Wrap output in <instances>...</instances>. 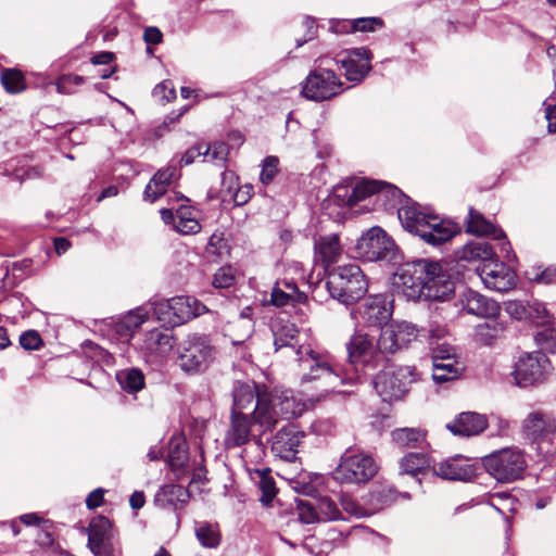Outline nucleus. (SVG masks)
<instances>
[{"label": "nucleus", "mask_w": 556, "mask_h": 556, "mask_svg": "<svg viewBox=\"0 0 556 556\" xmlns=\"http://www.w3.org/2000/svg\"><path fill=\"white\" fill-rule=\"evenodd\" d=\"M348 367L338 365L328 353L313 350L309 345L296 351L302 383L320 382L325 392L336 391L343 384H353L363 369H375L386 361L387 351L380 348V337H374L362 329L355 330L346 342Z\"/></svg>", "instance_id": "obj_1"}, {"label": "nucleus", "mask_w": 556, "mask_h": 556, "mask_svg": "<svg viewBox=\"0 0 556 556\" xmlns=\"http://www.w3.org/2000/svg\"><path fill=\"white\" fill-rule=\"evenodd\" d=\"M304 407V404L288 390L261 393L252 412L253 422L263 434L273 430L279 419H291L300 416Z\"/></svg>", "instance_id": "obj_2"}, {"label": "nucleus", "mask_w": 556, "mask_h": 556, "mask_svg": "<svg viewBox=\"0 0 556 556\" xmlns=\"http://www.w3.org/2000/svg\"><path fill=\"white\" fill-rule=\"evenodd\" d=\"M330 296L342 304H353L368 290V281L357 264L334 267L325 282Z\"/></svg>", "instance_id": "obj_3"}, {"label": "nucleus", "mask_w": 556, "mask_h": 556, "mask_svg": "<svg viewBox=\"0 0 556 556\" xmlns=\"http://www.w3.org/2000/svg\"><path fill=\"white\" fill-rule=\"evenodd\" d=\"M177 365L187 375L206 371L216 358V349L202 333H189L177 344Z\"/></svg>", "instance_id": "obj_4"}, {"label": "nucleus", "mask_w": 556, "mask_h": 556, "mask_svg": "<svg viewBox=\"0 0 556 556\" xmlns=\"http://www.w3.org/2000/svg\"><path fill=\"white\" fill-rule=\"evenodd\" d=\"M378 469L371 455L351 446L342 453L332 477L341 484H362L372 479Z\"/></svg>", "instance_id": "obj_5"}, {"label": "nucleus", "mask_w": 556, "mask_h": 556, "mask_svg": "<svg viewBox=\"0 0 556 556\" xmlns=\"http://www.w3.org/2000/svg\"><path fill=\"white\" fill-rule=\"evenodd\" d=\"M375 194L378 198L387 194L396 198L401 195V191L396 187L379 180L359 179L349 184L337 185L329 197V201L339 206H353L367 197Z\"/></svg>", "instance_id": "obj_6"}, {"label": "nucleus", "mask_w": 556, "mask_h": 556, "mask_svg": "<svg viewBox=\"0 0 556 556\" xmlns=\"http://www.w3.org/2000/svg\"><path fill=\"white\" fill-rule=\"evenodd\" d=\"M485 470L500 482H510L521 478L527 462L522 451L503 448L482 458Z\"/></svg>", "instance_id": "obj_7"}, {"label": "nucleus", "mask_w": 556, "mask_h": 556, "mask_svg": "<svg viewBox=\"0 0 556 556\" xmlns=\"http://www.w3.org/2000/svg\"><path fill=\"white\" fill-rule=\"evenodd\" d=\"M418 374L413 366H397L380 371L374 379V388L383 401L402 399Z\"/></svg>", "instance_id": "obj_8"}, {"label": "nucleus", "mask_w": 556, "mask_h": 556, "mask_svg": "<svg viewBox=\"0 0 556 556\" xmlns=\"http://www.w3.org/2000/svg\"><path fill=\"white\" fill-rule=\"evenodd\" d=\"M429 275V260H415L401 265L393 277V286L407 300L425 298L426 279Z\"/></svg>", "instance_id": "obj_9"}, {"label": "nucleus", "mask_w": 556, "mask_h": 556, "mask_svg": "<svg viewBox=\"0 0 556 556\" xmlns=\"http://www.w3.org/2000/svg\"><path fill=\"white\" fill-rule=\"evenodd\" d=\"M526 437L545 456L556 457V420L541 412L530 413L522 422Z\"/></svg>", "instance_id": "obj_10"}, {"label": "nucleus", "mask_w": 556, "mask_h": 556, "mask_svg": "<svg viewBox=\"0 0 556 556\" xmlns=\"http://www.w3.org/2000/svg\"><path fill=\"white\" fill-rule=\"evenodd\" d=\"M551 370V362L544 353L525 352L515 363L513 375L518 387L528 388L545 382Z\"/></svg>", "instance_id": "obj_11"}, {"label": "nucleus", "mask_w": 556, "mask_h": 556, "mask_svg": "<svg viewBox=\"0 0 556 556\" xmlns=\"http://www.w3.org/2000/svg\"><path fill=\"white\" fill-rule=\"evenodd\" d=\"M356 254L368 261L393 262L396 258L397 249L391 237L380 227H372L356 242Z\"/></svg>", "instance_id": "obj_12"}, {"label": "nucleus", "mask_w": 556, "mask_h": 556, "mask_svg": "<svg viewBox=\"0 0 556 556\" xmlns=\"http://www.w3.org/2000/svg\"><path fill=\"white\" fill-rule=\"evenodd\" d=\"M393 313L392 301L386 294H374L365 298L352 312L358 326L384 329Z\"/></svg>", "instance_id": "obj_13"}, {"label": "nucleus", "mask_w": 556, "mask_h": 556, "mask_svg": "<svg viewBox=\"0 0 556 556\" xmlns=\"http://www.w3.org/2000/svg\"><path fill=\"white\" fill-rule=\"evenodd\" d=\"M342 81L332 70L318 67L305 79L302 93L313 101H325L342 92Z\"/></svg>", "instance_id": "obj_14"}, {"label": "nucleus", "mask_w": 556, "mask_h": 556, "mask_svg": "<svg viewBox=\"0 0 556 556\" xmlns=\"http://www.w3.org/2000/svg\"><path fill=\"white\" fill-rule=\"evenodd\" d=\"M477 274L485 288L496 292H506L516 286L515 271L497 260L483 263L477 268Z\"/></svg>", "instance_id": "obj_15"}, {"label": "nucleus", "mask_w": 556, "mask_h": 556, "mask_svg": "<svg viewBox=\"0 0 556 556\" xmlns=\"http://www.w3.org/2000/svg\"><path fill=\"white\" fill-rule=\"evenodd\" d=\"M477 463L462 455H456L432 465V473L434 476L450 481H470L477 476Z\"/></svg>", "instance_id": "obj_16"}, {"label": "nucleus", "mask_w": 556, "mask_h": 556, "mask_svg": "<svg viewBox=\"0 0 556 556\" xmlns=\"http://www.w3.org/2000/svg\"><path fill=\"white\" fill-rule=\"evenodd\" d=\"M420 336V330L407 321L393 323L380 332V348L388 354L407 346Z\"/></svg>", "instance_id": "obj_17"}, {"label": "nucleus", "mask_w": 556, "mask_h": 556, "mask_svg": "<svg viewBox=\"0 0 556 556\" xmlns=\"http://www.w3.org/2000/svg\"><path fill=\"white\" fill-rule=\"evenodd\" d=\"M427 287L425 300L443 301L447 299L455 289L451 277L443 270L438 262L429 260V275L426 279Z\"/></svg>", "instance_id": "obj_18"}, {"label": "nucleus", "mask_w": 556, "mask_h": 556, "mask_svg": "<svg viewBox=\"0 0 556 556\" xmlns=\"http://www.w3.org/2000/svg\"><path fill=\"white\" fill-rule=\"evenodd\" d=\"M261 393H268L265 386L236 382L232 389L231 414L250 415L253 417L252 412Z\"/></svg>", "instance_id": "obj_19"}, {"label": "nucleus", "mask_w": 556, "mask_h": 556, "mask_svg": "<svg viewBox=\"0 0 556 556\" xmlns=\"http://www.w3.org/2000/svg\"><path fill=\"white\" fill-rule=\"evenodd\" d=\"M303 437L304 433L293 426L282 427L273 438V454L287 462L294 460Z\"/></svg>", "instance_id": "obj_20"}, {"label": "nucleus", "mask_w": 556, "mask_h": 556, "mask_svg": "<svg viewBox=\"0 0 556 556\" xmlns=\"http://www.w3.org/2000/svg\"><path fill=\"white\" fill-rule=\"evenodd\" d=\"M456 233L457 228L453 223L441 219L438 215L430 214L418 236L426 243L437 247L451 240Z\"/></svg>", "instance_id": "obj_21"}, {"label": "nucleus", "mask_w": 556, "mask_h": 556, "mask_svg": "<svg viewBox=\"0 0 556 556\" xmlns=\"http://www.w3.org/2000/svg\"><path fill=\"white\" fill-rule=\"evenodd\" d=\"M370 52L365 48H357L337 60L345 70V77L353 83L362 81L370 71Z\"/></svg>", "instance_id": "obj_22"}, {"label": "nucleus", "mask_w": 556, "mask_h": 556, "mask_svg": "<svg viewBox=\"0 0 556 556\" xmlns=\"http://www.w3.org/2000/svg\"><path fill=\"white\" fill-rule=\"evenodd\" d=\"M467 231L478 236H492L493 239L500 241L501 252L508 257L511 245L506 241V235L502 229H497L492 223L486 220L482 214L473 208L469 210L466 220Z\"/></svg>", "instance_id": "obj_23"}, {"label": "nucleus", "mask_w": 556, "mask_h": 556, "mask_svg": "<svg viewBox=\"0 0 556 556\" xmlns=\"http://www.w3.org/2000/svg\"><path fill=\"white\" fill-rule=\"evenodd\" d=\"M250 415L231 414L230 426L225 437V443L228 447H239L247 444L252 438L261 443V434H252V420Z\"/></svg>", "instance_id": "obj_24"}, {"label": "nucleus", "mask_w": 556, "mask_h": 556, "mask_svg": "<svg viewBox=\"0 0 556 556\" xmlns=\"http://www.w3.org/2000/svg\"><path fill=\"white\" fill-rule=\"evenodd\" d=\"M191 494L188 488L179 484H166L154 496L156 506L179 514L188 505Z\"/></svg>", "instance_id": "obj_25"}, {"label": "nucleus", "mask_w": 556, "mask_h": 556, "mask_svg": "<svg viewBox=\"0 0 556 556\" xmlns=\"http://www.w3.org/2000/svg\"><path fill=\"white\" fill-rule=\"evenodd\" d=\"M460 304L468 314L482 318H495L501 311L497 302L473 290L462 294Z\"/></svg>", "instance_id": "obj_26"}, {"label": "nucleus", "mask_w": 556, "mask_h": 556, "mask_svg": "<svg viewBox=\"0 0 556 556\" xmlns=\"http://www.w3.org/2000/svg\"><path fill=\"white\" fill-rule=\"evenodd\" d=\"M488 427V419L484 415L475 412L460 413L452 422L446 425L454 435L473 437L483 432Z\"/></svg>", "instance_id": "obj_27"}, {"label": "nucleus", "mask_w": 556, "mask_h": 556, "mask_svg": "<svg viewBox=\"0 0 556 556\" xmlns=\"http://www.w3.org/2000/svg\"><path fill=\"white\" fill-rule=\"evenodd\" d=\"M168 306V304H166ZM172 307L170 325L184 324L206 312V307L200 301L192 296H175L170 299Z\"/></svg>", "instance_id": "obj_28"}, {"label": "nucleus", "mask_w": 556, "mask_h": 556, "mask_svg": "<svg viewBox=\"0 0 556 556\" xmlns=\"http://www.w3.org/2000/svg\"><path fill=\"white\" fill-rule=\"evenodd\" d=\"M306 299V294L290 280L277 281L270 293V303L277 307L304 303Z\"/></svg>", "instance_id": "obj_29"}, {"label": "nucleus", "mask_w": 556, "mask_h": 556, "mask_svg": "<svg viewBox=\"0 0 556 556\" xmlns=\"http://www.w3.org/2000/svg\"><path fill=\"white\" fill-rule=\"evenodd\" d=\"M177 175L178 168L172 164L165 168L159 169L144 189V200L151 203L155 202L166 192L167 187L172 184L173 179L177 177Z\"/></svg>", "instance_id": "obj_30"}, {"label": "nucleus", "mask_w": 556, "mask_h": 556, "mask_svg": "<svg viewBox=\"0 0 556 556\" xmlns=\"http://www.w3.org/2000/svg\"><path fill=\"white\" fill-rule=\"evenodd\" d=\"M147 307H138L128 312L114 324V330L123 344H128L135 331L148 319Z\"/></svg>", "instance_id": "obj_31"}, {"label": "nucleus", "mask_w": 556, "mask_h": 556, "mask_svg": "<svg viewBox=\"0 0 556 556\" xmlns=\"http://www.w3.org/2000/svg\"><path fill=\"white\" fill-rule=\"evenodd\" d=\"M173 344L174 338L167 329H153L146 334L141 350L147 354L164 357Z\"/></svg>", "instance_id": "obj_32"}, {"label": "nucleus", "mask_w": 556, "mask_h": 556, "mask_svg": "<svg viewBox=\"0 0 556 556\" xmlns=\"http://www.w3.org/2000/svg\"><path fill=\"white\" fill-rule=\"evenodd\" d=\"M432 463L424 453H408L401 458L399 463L400 475H409L416 479L418 484L421 483L419 476H426L432 471Z\"/></svg>", "instance_id": "obj_33"}, {"label": "nucleus", "mask_w": 556, "mask_h": 556, "mask_svg": "<svg viewBox=\"0 0 556 556\" xmlns=\"http://www.w3.org/2000/svg\"><path fill=\"white\" fill-rule=\"evenodd\" d=\"M112 536V525L109 518L97 516L89 525L88 547L91 552L100 551L101 546L109 545Z\"/></svg>", "instance_id": "obj_34"}, {"label": "nucleus", "mask_w": 556, "mask_h": 556, "mask_svg": "<svg viewBox=\"0 0 556 556\" xmlns=\"http://www.w3.org/2000/svg\"><path fill=\"white\" fill-rule=\"evenodd\" d=\"M457 256L462 261H482L489 263L494 260V248L486 241L478 239L465 244L458 252Z\"/></svg>", "instance_id": "obj_35"}, {"label": "nucleus", "mask_w": 556, "mask_h": 556, "mask_svg": "<svg viewBox=\"0 0 556 556\" xmlns=\"http://www.w3.org/2000/svg\"><path fill=\"white\" fill-rule=\"evenodd\" d=\"M402 226L412 233L418 236L430 214L422 212L417 203L406 204L397 210Z\"/></svg>", "instance_id": "obj_36"}, {"label": "nucleus", "mask_w": 556, "mask_h": 556, "mask_svg": "<svg viewBox=\"0 0 556 556\" xmlns=\"http://www.w3.org/2000/svg\"><path fill=\"white\" fill-rule=\"evenodd\" d=\"M341 252L342 248L339 237L336 233L323 236L315 240L316 256L325 264V266H329L334 263Z\"/></svg>", "instance_id": "obj_37"}, {"label": "nucleus", "mask_w": 556, "mask_h": 556, "mask_svg": "<svg viewBox=\"0 0 556 556\" xmlns=\"http://www.w3.org/2000/svg\"><path fill=\"white\" fill-rule=\"evenodd\" d=\"M271 332L274 337V345L276 351H279L282 348H289L292 350L295 355V359H298L296 351L300 349H294V344L298 342V330L295 329L293 324H279L276 323L271 326ZM301 348H306L305 345H301ZM299 363V361H296Z\"/></svg>", "instance_id": "obj_38"}, {"label": "nucleus", "mask_w": 556, "mask_h": 556, "mask_svg": "<svg viewBox=\"0 0 556 556\" xmlns=\"http://www.w3.org/2000/svg\"><path fill=\"white\" fill-rule=\"evenodd\" d=\"M270 472V469L266 467L250 471L252 481L256 484L260 492L262 493L260 501L266 506L273 502L277 493L275 480Z\"/></svg>", "instance_id": "obj_39"}, {"label": "nucleus", "mask_w": 556, "mask_h": 556, "mask_svg": "<svg viewBox=\"0 0 556 556\" xmlns=\"http://www.w3.org/2000/svg\"><path fill=\"white\" fill-rule=\"evenodd\" d=\"M446 333L445 328L435 327L429 330L430 345L432 351V364L455 359L456 352L455 348L446 342L439 343L434 340H439Z\"/></svg>", "instance_id": "obj_40"}, {"label": "nucleus", "mask_w": 556, "mask_h": 556, "mask_svg": "<svg viewBox=\"0 0 556 556\" xmlns=\"http://www.w3.org/2000/svg\"><path fill=\"white\" fill-rule=\"evenodd\" d=\"M188 460L186 442L181 438H174L168 443L167 463L175 472L176 478H181V470Z\"/></svg>", "instance_id": "obj_41"}, {"label": "nucleus", "mask_w": 556, "mask_h": 556, "mask_svg": "<svg viewBox=\"0 0 556 556\" xmlns=\"http://www.w3.org/2000/svg\"><path fill=\"white\" fill-rule=\"evenodd\" d=\"M464 366L455 359L432 364V379L437 384L458 378L463 372Z\"/></svg>", "instance_id": "obj_42"}, {"label": "nucleus", "mask_w": 556, "mask_h": 556, "mask_svg": "<svg viewBox=\"0 0 556 556\" xmlns=\"http://www.w3.org/2000/svg\"><path fill=\"white\" fill-rule=\"evenodd\" d=\"M116 380L123 390L138 392L144 387V375L138 368H126L116 372Z\"/></svg>", "instance_id": "obj_43"}, {"label": "nucleus", "mask_w": 556, "mask_h": 556, "mask_svg": "<svg viewBox=\"0 0 556 556\" xmlns=\"http://www.w3.org/2000/svg\"><path fill=\"white\" fill-rule=\"evenodd\" d=\"M253 309L250 306H245L239 317L233 321L235 328H242V333L231 336V342L235 345L242 344L249 339L254 331V320L252 318Z\"/></svg>", "instance_id": "obj_44"}, {"label": "nucleus", "mask_w": 556, "mask_h": 556, "mask_svg": "<svg viewBox=\"0 0 556 556\" xmlns=\"http://www.w3.org/2000/svg\"><path fill=\"white\" fill-rule=\"evenodd\" d=\"M195 536L203 547L215 548L220 543V532L217 525L197 522Z\"/></svg>", "instance_id": "obj_45"}, {"label": "nucleus", "mask_w": 556, "mask_h": 556, "mask_svg": "<svg viewBox=\"0 0 556 556\" xmlns=\"http://www.w3.org/2000/svg\"><path fill=\"white\" fill-rule=\"evenodd\" d=\"M425 438L426 434L416 428H402L392 432V439L400 447H417Z\"/></svg>", "instance_id": "obj_46"}, {"label": "nucleus", "mask_w": 556, "mask_h": 556, "mask_svg": "<svg viewBox=\"0 0 556 556\" xmlns=\"http://www.w3.org/2000/svg\"><path fill=\"white\" fill-rule=\"evenodd\" d=\"M0 80L9 93H18L26 89V80L22 72L15 68H4L0 74Z\"/></svg>", "instance_id": "obj_47"}, {"label": "nucleus", "mask_w": 556, "mask_h": 556, "mask_svg": "<svg viewBox=\"0 0 556 556\" xmlns=\"http://www.w3.org/2000/svg\"><path fill=\"white\" fill-rule=\"evenodd\" d=\"M533 340L542 353H554L556 350V329L552 326H545L538 329L533 334Z\"/></svg>", "instance_id": "obj_48"}, {"label": "nucleus", "mask_w": 556, "mask_h": 556, "mask_svg": "<svg viewBox=\"0 0 556 556\" xmlns=\"http://www.w3.org/2000/svg\"><path fill=\"white\" fill-rule=\"evenodd\" d=\"M315 503L320 522L344 520L342 513L331 498L323 496L316 500Z\"/></svg>", "instance_id": "obj_49"}, {"label": "nucleus", "mask_w": 556, "mask_h": 556, "mask_svg": "<svg viewBox=\"0 0 556 556\" xmlns=\"http://www.w3.org/2000/svg\"><path fill=\"white\" fill-rule=\"evenodd\" d=\"M396 498L395 492L391 486L380 485L372 489L369 493L370 504L376 509H381Z\"/></svg>", "instance_id": "obj_50"}, {"label": "nucleus", "mask_w": 556, "mask_h": 556, "mask_svg": "<svg viewBox=\"0 0 556 556\" xmlns=\"http://www.w3.org/2000/svg\"><path fill=\"white\" fill-rule=\"evenodd\" d=\"M229 154L228 146L225 142L216 141L212 144H205L203 148V156L208 161L215 162L224 166Z\"/></svg>", "instance_id": "obj_51"}, {"label": "nucleus", "mask_w": 556, "mask_h": 556, "mask_svg": "<svg viewBox=\"0 0 556 556\" xmlns=\"http://www.w3.org/2000/svg\"><path fill=\"white\" fill-rule=\"evenodd\" d=\"M166 304H170V299H154L149 302V307H146L149 311V315L152 314L157 318V320L170 325V319L173 317L172 307Z\"/></svg>", "instance_id": "obj_52"}, {"label": "nucleus", "mask_w": 556, "mask_h": 556, "mask_svg": "<svg viewBox=\"0 0 556 556\" xmlns=\"http://www.w3.org/2000/svg\"><path fill=\"white\" fill-rule=\"evenodd\" d=\"M298 516L302 523L311 525L320 522L318 517L317 506L315 502L311 501H299L298 502Z\"/></svg>", "instance_id": "obj_53"}, {"label": "nucleus", "mask_w": 556, "mask_h": 556, "mask_svg": "<svg viewBox=\"0 0 556 556\" xmlns=\"http://www.w3.org/2000/svg\"><path fill=\"white\" fill-rule=\"evenodd\" d=\"M236 281V270L231 266H222L213 277V286L218 289H227Z\"/></svg>", "instance_id": "obj_54"}, {"label": "nucleus", "mask_w": 556, "mask_h": 556, "mask_svg": "<svg viewBox=\"0 0 556 556\" xmlns=\"http://www.w3.org/2000/svg\"><path fill=\"white\" fill-rule=\"evenodd\" d=\"M84 83V77L78 75H63L56 80V90L60 93L71 94L75 91L77 86Z\"/></svg>", "instance_id": "obj_55"}, {"label": "nucleus", "mask_w": 556, "mask_h": 556, "mask_svg": "<svg viewBox=\"0 0 556 556\" xmlns=\"http://www.w3.org/2000/svg\"><path fill=\"white\" fill-rule=\"evenodd\" d=\"M506 313L518 319L522 320L532 316L530 306L522 301L514 300L505 303Z\"/></svg>", "instance_id": "obj_56"}, {"label": "nucleus", "mask_w": 556, "mask_h": 556, "mask_svg": "<svg viewBox=\"0 0 556 556\" xmlns=\"http://www.w3.org/2000/svg\"><path fill=\"white\" fill-rule=\"evenodd\" d=\"M382 26V20L379 17H361L350 23V28L353 31H374L377 27Z\"/></svg>", "instance_id": "obj_57"}, {"label": "nucleus", "mask_w": 556, "mask_h": 556, "mask_svg": "<svg viewBox=\"0 0 556 556\" xmlns=\"http://www.w3.org/2000/svg\"><path fill=\"white\" fill-rule=\"evenodd\" d=\"M278 164H279V160L276 156H267L264 160L263 166H262V172H261V177H260L261 181L264 185H267L270 181H273L274 177L276 176V174L278 172Z\"/></svg>", "instance_id": "obj_58"}, {"label": "nucleus", "mask_w": 556, "mask_h": 556, "mask_svg": "<svg viewBox=\"0 0 556 556\" xmlns=\"http://www.w3.org/2000/svg\"><path fill=\"white\" fill-rule=\"evenodd\" d=\"M153 97L163 102H169L176 98V91L169 80L157 84L153 89Z\"/></svg>", "instance_id": "obj_59"}, {"label": "nucleus", "mask_w": 556, "mask_h": 556, "mask_svg": "<svg viewBox=\"0 0 556 556\" xmlns=\"http://www.w3.org/2000/svg\"><path fill=\"white\" fill-rule=\"evenodd\" d=\"M227 191L229 193H232V200L235 202V205L242 206L249 202L253 194V187L252 185H244L239 188H237L235 191L231 186L228 187Z\"/></svg>", "instance_id": "obj_60"}, {"label": "nucleus", "mask_w": 556, "mask_h": 556, "mask_svg": "<svg viewBox=\"0 0 556 556\" xmlns=\"http://www.w3.org/2000/svg\"><path fill=\"white\" fill-rule=\"evenodd\" d=\"M175 230L182 235H193L201 230V225L195 217L188 219H176Z\"/></svg>", "instance_id": "obj_61"}, {"label": "nucleus", "mask_w": 556, "mask_h": 556, "mask_svg": "<svg viewBox=\"0 0 556 556\" xmlns=\"http://www.w3.org/2000/svg\"><path fill=\"white\" fill-rule=\"evenodd\" d=\"M20 343L25 350H38L42 345V339L36 330H28L21 334Z\"/></svg>", "instance_id": "obj_62"}, {"label": "nucleus", "mask_w": 556, "mask_h": 556, "mask_svg": "<svg viewBox=\"0 0 556 556\" xmlns=\"http://www.w3.org/2000/svg\"><path fill=\"white\" fill-rule=\"evenodd\" d=\"M204 143H198L190 149H188L182 156L180 157L179 164L180 166L190 165L194 162V160L201 155H203Z\"/></svg>", "instance_id": "obj_63"}, {"label": "nucleus", "mask_w": 556, "mask_h": 556, "mask_svg": "<svg viewBox=\"0 0 556 556\" xmlns=\"http://www.w3.org/2000/svg\"><path fill=\"white\" fill-rule=\"evenodd\" d=\"M341 505L345 513L355 516V517H363L364 510L363 508L350 496L344 495L341 497Z\"/></svg>", "instance_id": "obj_64"}]
</instances>
